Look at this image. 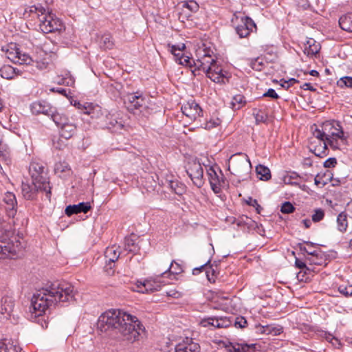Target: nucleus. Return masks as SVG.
<instances>
[{"instance_id":"4c0bfd02","label":"nucleus","mask_w":352,"mask_h":352,"mask_svg":"<svg viewBox=\"0 0 352 352\" xmlns=\"http://www.w3.org/2000/svg\"><path fill=\"white\" fill-rule=\"evenodd\" d=\"M325 123H329L330 125L331 129H329V133L326 135V138H341L343 135V131L340 128H336L334 125V123L331 122H326Z\"/></svg>"},{"instance_id":"37998d69","label":"nucleus","mask_w":352,"mask_h":352,"mask_svg":"<svg viewBox=\"0 0 352 352\" xmlns=\"http://www.w3.org/2000/svg\"><path fill=\"white\" fill-rule=\"evenodd\" d=\"M264 62L261 58L253 59L250 62L251 67L256 71H261L263 69Z\"/></svg>"},{"instance_id":"79ce46f5","label":"nucleus","mask_w":352,"mask_h":352,"mask_svg":"<svg viewBox=\"0 0 352 352\" xmlns=\"http://www.w3.org/2000/svg\"><path fill=\"white\" fill-rule=\"evenodd\" d=\"M337 85L343 89V88H352V77L351 76H344L340 78L337 81Z\"/></svg>"},{"instance_id":"a211bd4d","label":"nucleus","mask_w":352,"mask_h":352,"mask_svg":"<svg viewBox=\"0 0 352 352\" xmlns=\"http://www.w3.org/2000/svg\"><path fill=\"white\" fill-rule=\"evenodd\" d=\"M254 28H256L254 21L248 16H245L241 19V23L235 28V30L240 38H245L250 35Z\"/></svg>"},{"instance_id":"2eb2a0df","label":"nucleus","mask_w":352,"mask_h":352,"mask_svg":"<svg viewBox=\"0 0 352 352\" xmlns=\"http://www.w3.org/2000/svg\"><path fill=\"white\" fill-rule=\"evenodd\" d=\"M162 276L161 275V276H157L155 278L146 280L143 283L140 282V284L137 285L138 287L140 288L138 292L148 293L159 291L162 285L167 284L166 282L161 280Z\"/></svg>"},{"instance_id":"09e8293b","label":"nucleus","mask_w":352,"mask_h":352,"mask_svg":"<svg viewBox=\"0 0 352 352\" xmlns=\"http://www.w3.org/2000/svg\"><path fill=\"white\" fill-rule=\"evenodd\" d=\"M124 333L123 336L126 338V340L134 342L135 340H138V336L140 335L139 331H122Z\"/></svg>"},{"instance_id":"9d476101","label":"nucleus","mask_w":352,"mask_h":352,"mask_svg":"<svg viewBox=\"0 0 352 352\" xmlns=\"http://www.w3.org/2000/svg\"><path fill=\"white\" fill-rule=\"evenodd\" d=\"M6 56L12 62L19 65H30L32 62L29 54L22 52L16 44L11 43L6 50Z\"/></svg>"},{"instance_id":"bb28decb","label":"nucleus","mask_w":352,"mask_h":352,"mask_svg":"<svg viewBox=\"0 0 352 352\" xmlns=\"http://www.w3.org/2000/svg\"><path fill=\"white\" fill-rule=\"evenodd\" d=\"M20 74L18 69L12 67L11 65H3L0 69V75L2 78L8 80L14 78L16 76Z\"/></svg>"},{"instance_id":"680f3d73","label":"nucleus","mask_w":352,"mask_h":352,"mask_svg":"<svg viewBox=\"0 0 352 352\" xmlns=\"http://www.w3.org/2000/svg\"><path fill=\"white\" fill-rule=\"evenodd\" d=\"M210 263V260L207 261L205 264L202 265L199 267H195L192 270V274L198 275L203 270H206L208 267V265Z\"/></svg>"},{"instance_id":"5701e85b","label":"nucleus","mask_w":352,"mask_h":352,"mask_svg":"<svg viewBox=\"0 0 352 352\" xmlns=\"http://www.w3.org/2000/svg\"><path fill=\"white\" fill-rule=\"evenodd\" d=\"M3 201L7 205L6 209L8 211V216L14 217L16 212L17 205L15 195L10 192H6L4 196Z\"/></svg>"},{"instance_id":"0eeeda50","label":"nucleus","mask_w":352,"mask_h":352,"mask_svg":"<svg viewBox=\"0 0 352 352\" xmlns=\"http://www.w3.org/2000/svg\"><path fill=\"white\" fill-rule=\"evenodd\" d=\"M197 59L193 61L194 69L191 72L194 76L199 75V72H205L210 69L212 63H214V58L212 57L205 49H199L197 52Z\"/></svg>"},{"instance_id":"393cba45","label":"nucleus","mask_w":352,"mask_h":352,"mask_svg":"<svg viewBox=\"0 0 352 352\" xmlns=\"http://www.w3.org/2000/svg\"><path fill=\"white\" fill-rule=\"evenodd\" d=\"M321 128L322 129H320L316 127L313 131V135L315 138L314 141H326V135H329L328 133H330L329 130V129H331L330 125L329 123H323Z\"/></svg>"},{"instance_id":"2f4dec72","label":"nucleus","mask_w":352,"mask_h":352,"mask_svg":"<svg viewBox=\"0 0 352 352\" xmlns=\"http://www.w3.org/2000/svg\"><path fill=\"white\" fill-rule=\"evenodd\" d=\"M186 340L187 342L190 341L191 343H189L188 346L179 344L175 347V352H195L199 349L198 344L192 342V338H186Z\"/></svg>"},{"instance_id":"bf43d9fd","label":"nucleus","mask_w":352,"mask_h":352,"mask_svg":"<svg viewBox=\"0 0 352 352\" xmlns=\"http://www.w3.org/2000/svg\"><path fill=\"white\" fill-rule=\"evenodd\" d=\"M337 164V160L335 157H330L325 160L324 162V166L325 168H331L334 167Z\"/></svg>"},{"instance_id":"e2e57ef3","label":"nucleus","mask_w":352,"mask_h":352,"mask_svg":"<svg viewBox=\"0 0 352 352\" xmlns=\"http://www.w3.org/2000/svg\"><path fill=\"white\" fill-rule=\"evenodd\" d=\"M247 204L249 206L256 207V210H258V208L261 207L260 205L258 204L257 200L252 197H249L248 200H247Z\"/></svg>"},{"instance_id":"6ab92c4d","label":"nucleus","mask_w":352,"mask_h":352,"mask_svg":"<svg viewBox=\"0 0 352 352\" xmlns=\"http://www.w3.org/2000/svg\"><path fill=\"white\" fill-rule=\"evenodd\" d=\"M183 113L190 119L196 120L202 116V109L195 102H188L182 107Z\"/></svg>"},{"instance_id":"f3484780","label":"nucleus","mask_w":352,"mask_h":352,"mask_svg":"<svg viewBox=\"0 0 352 352\" xmlns=\"http://www.w3.org/2000/svg\"><path fill=\"white\" fill-rule=\"evenodd\" d=\"M209 67L210 69L204 72L207 77L214 82L225 84V80L226 78V75L223 73L221 67L217 64L215 59L214 63H212L211 66Z\"/></svg>"},{"instance_id":"7c9ffc66","label":"nucleus","mask_w":352,"mask_h":352,"mask_svg":"<svg viewBox=\"0 0 352 352\" xmlns=\"http://www.w3.org/2000/svg\"><path fill=\"white\" fill-rule=\"evenodd\" d=\"M54 172L59 177H63L69 175L71 169L66 162H58L55 164Z\"/></svg>"},{"instance_id":"c9c22d12","label":"nucleus","mask_w":352,"mask_h":352,"mask_svg":"<svg viewBox=\"0 0 352 352\" xmlns=\"http://www.w3.org/2000/svg\"><path fill=\"white\" fill-rule=\"evenodd\" d=\"M182 272L183 270L182 266L175 261H173L168 270L162 273V276L167 274L169 276L171 275L179 274Z\"/></svg>"},{"instance_id":"c756f323","label":"nucleus","mask_w":352,"mask_h":352,"mask_svg":"<svg viewBox=\"0 0 352 352\" xmlns=\"http://www.w3.org/2000/svg\"><path fill=\"white\" fill-rule=\"evenodd\" d=\"M50 118L53 120L58 128L64 125V124L69 120L65 113L58 111L56 108H55V112H53Z\"/></svg>"},{"instance_id":"e433bc0d","label":"nucleus","mask_w":352,"mask_h":352,"mask_svg":"<svg viewBox=\"0 0 352 352\" xmlns=\"http://www.w3.org/2000/svg\"><path fill=\"white\" fill-rule=\"evenodd\" d=\"M322 332L323 333L322 336L334 347L339 349L342 346L341 341L338 337L331 334L329 331Z\"/></svg>"},{"instance_id":"b1692460","label":"nucleus","mask_w":352,"mask_h":352,"mask_svg":"<svg viewBox=\"0 0 352 352\" xmlns=\"http://www.w3.org/2000/svg\"><path fill=\"white\" fill-rule=\"evenodd\" d=\"M59 129L61 137L68 140L74 135L76 130V126L70 121V120H69L68 122H66V123L61 126Z\"/></svg>"},{"instance_id":"49530a36","label":"nucleus","mask_w":352,"mask_h":352,"mask_svg":"<svg viewBox=\"0 0 352 352\" xmlns=\"http://www.w3.org/2000/svg\"><path fill=\"white\" fill-rule=\"evenodd\" d=\"M294 210V206L289 201L284 202L280 207V211L284 214H290L293 212Z\"/></svg>"},{"instance_id":"4468645a","label":"nucleus","mask_w":352,"mask_h":352,"mask_svg":"<svg viewBox=\"0 0 352 352\" xmlns=\"http://www.w3.org/2000/svg\"><path fill=\"white\" fill-rule=\"evenodd\" d=\"M45 167L36 162H32L30 165L29 172L31 175L32 179L43 185L50 186L49 179L44 173Z\"/></svg>"},{"instance_id":"603ef678","label":"nucleus","mask_w":352,"mask_h":352,"mask_svg":"<svg viewBox=\"0 0 352 352\" xmlns=\"http://www.w3.org/2000/svg\"><path fill=\"white\" fill-rule=\"evenodd\" d=\"M30 12L37 14L38 16L39 15L44 14L47 12V8L41 6H33L30 8Z\"/></svg>"},{"instance_id":"ea45409f","label":"nucleus","mask_w":352,"mask_h":352,"mask_svg":"<svg viewBox=\"0 0 352 352\" xmlns=\"http://www.w3.org/2000/svg\"><path fill=\"white\" fill-rule=\"evenodd\" d=\"M295 265L301 270L300 272H299V273L297 274V278L300 280H303L304 274H306L307 272L310 271V270L307 267L306 264L303 261L299 260L298 258H296Z\"/></svg>"},{"instance_id":"6e6d98bb","label":"nucleus","mask_w":352,"mask_h":352,"mask_svg":"<svg viewBox=\"0 0 352 352\" xmlns=\"http://www.w3.org/2000/svg\"><path fill=\"white\" fill-rule=\"evenodd\" d=\"M170 52L173 54L175 58V60L178 62L180 58L184 55L183 51L184 50H175V46H170Z\"/></svg>"},{"instance_id":"8fccbe9b","label":"nucleus","mask_w":352,"mask_h":352,"mask_svg":"<svg viewBox=\"0 0 352 352\" xmlns=\"http://www.w3.org/2000/svg\"><path fill=\"white\" fill-rule=\"evenodd\" d=\"M183 6L188 8L190 11L192 12H197L199 8V4L193 0H190L188 2L184 3Z\"/></svg>"},{"instance_id":"13d9d810","label":"nucleus","mask_w":352,"mask_h":352,"mask_svg":"<svg viewBox=\"0 0 352 352\" xmlns=\"http://www.w3.org/2000/svg\"><path fill=\"white\" fill-rule=\"evenodd\" d=\"M109 129H112L114 130L122 129L123 127V124L121 122H118L117 120H113L109 123Z\"/></svg>"},{"instance_id":"f03ea898","label":"nucleus","mask_w":352,"mask_h":352,"mask_svg":"<svg viewBox=\"0 0 352 352\" xmlns=\"http://www.w3.org/2000/svg\"><path fill=\"white\" fill-rule=\"evenodd\" d=\"M96 327L97 330H145L136 316L117 309H109L102 313Z\"/></svg>"},{"instance_id":"774afa93","label":"nucleus","mask_w":352,"mask_h":352,"mask_svg":"<svg viewBox=\"0 0 352 352\" xmlns=\"http://www.w3.org/2000/svg\"><path fill=\"white\" fill-rule=\"evenodd\" d=\"M254 116L256 122H263L265 120V116L263 114H260L259 113L254 114Z\"/></svg>"},{"instance_id":"aec40b11","label":"nucleus","mask_w":352,"mask_h":352,"mask_svg":"<svg viewBox=\"0 0 352 352\" xmlns=\"http://www.w3.org/2000/svg\"><path fill=\"white\" fill-rule=\"evenodd\" d=\"M232 321L226 318H209L208 319L203 320L200 324L203 327H212L214 328H228L230 327Z\"/></svg>"},{"instance_id":"473e14b6","label":"nucleus","mask_w":352,"mask_h":352,"mask_svg":"<svg viewBox=\"0 0 352 352\" xmlns=\"http://www.w3.org/2000/svg\"><path fill=\"white\" fill-rule=\"evenodd\" d=\"M339 25L343 30L352 32V13L342 16L339 19Z\"/></svg>"},{"instance_id":"052dcab7","label":"nucleus","mask_w":352,"mask_h":352,"mask_svg":"<svg viewBox=\"0 0 352 352\" xmlns=\"http://www.w3.org/2000/svg\"><path fill=\"white\" fill-rule=\"evenodd\" d=\"M338 138H326L327 145H329L333 148H337L338 147Z\"/></svg>"},{"instance_id":"dca6fc26","label":"nucleus","mask_w":352,"mask_h":352,"mask_svg":"<svg viewBox=\"0 0 352 352\" xmlns=\"http://www.w3.org/2000/svg\"><path fill=\"white\" fill-rule=\"evenodd\" d=\"M55 107L45 100H38L32 103L30 109L33 114H43L50 117L53 112H55Z\"/></svg>"},{"instance_id":"9b49d317","label":"nucleus","mask_w":352,"mask_h":352,"mask_svg":"<svg viewBox=\"0 0 352 352\" xmlns=\"http://www.w3.org/2000/svg\"><path fill=\"white\" fill-rule=\"evenodd\" d=\"M124 100L128 111L134 114L136 111H141V109L146 105V98L139 92L128 94Z\"/></svg>"},{"instance_id":"f704fd0d","label":"nucleus","mask_w":352,"mask_h":352,"mask_svg":"<svg viewBox=\"0 0 352 352\" xmlns=\"http://www.w3.org/2000/svg\"><path fill=\"white\" fill-rule=\"evenodd\" d=\"M337 228L340 232H344L348 226L347 214L344 212H340L337 217Z\"/></svg>"},{"instance_id":"c85d7f7f","label":"nucleus","mask_w":352,"mask_h":352,"mask_svg":"<svg viewBox=\"0 0 352 352\" xmlns=\"http://www.w3.org/2000/svg\"><path fill=\"white\" fill-rule=\"evenodd\" d=\"M320 50V44L316 43L314 38H309L305 43L304 52L307 56H314L319 52Z\"/></svg>"},{"instance_id":"a878e982","label":"nucleus","mask_w":352,"mask_h":352,"mask_svg":"<svg viewBox=\"0 0 352 352\" xmlns=\"http://www.w3.org/2000/svg\"><path fill=\"white\" fill-rule=\"evenodd\" d=\"M21 351L19 346L14 344L10 340L0 338V352H21Z\"/></svg>"},{"instance_id":"338daca9","label":"nucleus","mask_w":352,"mask_h":352,"mask_svg":"<svg viewBox=\"0 0 352 352\" xmlns=\"http://www.w3.org/2000/svg\"><path fill=\"white\" fill-rule=\"evenodd\" d=\"M285 84H287V89H289L291 86L294 85L295 83L298 82V80L295 78H290L288 80H284Z\"/></svg>"},{"instance_id":"0e129e2a","label":"nucleus","mask_w":352,"mask_h":352,"mask_svg":"<svg viewBox=\"0 0 352 352\" xmlns=\"http://www.w3.org/2000/svg\"><path fill=\"white\" fill-rule=\"evenodd\" d=\"M50 90L52 92H57L63 96H67V89H65L53 87V88H51Z\"/></svg>"},{"instance_id":"4d7b16f0","label":"nucleus","mask_w":352,"mask_h":352,"mask_svg":"<svg viewBox=\"0 0 352 352\" xmlns=\"http://www.w3.org/2000/svg\"><path fill=\"white\" fill-rule=\"evenodd\" d=\"M263 97H269L273 99H278L279 96L276 94L274 89L270 88L263 94Z\"/></svg>"},{"instance_id":"39448f33","label":"nucleus","mask_w":352,"mask_h":352,"mask_svg":"<svg viewBox=\"0 0 352 352\" xmlns=\"http://www.w3.org/2000/svg\"><path fill=\"white\" fill-rule=\"evenodd\" d=\"M39 191L45 192L47 198L50 200L51 197V187L50 186L43 185L32 179V183L28 182H22L21 192L23 197L28 200H32L36 198V194Z\"/></svg>"},{"instance_id":"1a4fd4ad","label":"nucleus","mask_w":352,"mask_h":352,"mask_svg":"<svg viewBox=\"0 0 352 352\" xmlns=\"http://www.w3.org/2000/svg\"><path fill=\"white\" fill-rule=\"evenodd\" d=\"M206 175L212 190L215 194L221 192L223 185L225 183V177L219 167L210 166L206 168Z\"/></svg>"},{"instance_id":"de8ad7c7","label":"nucleus","mask_w":352,"mask_h":352,"mask_svg":"<svg viewBox=\"0 0 352 352\" xmlns=\"http://www.w3.org/2000/svg\"><path fill=\"white\" fill-rule=\"evenodd\" d=\"M233 322L234 327L240 329L245 328L247 324L246 320L242 316L234 318Z\"/></svg>"},{"instance_id":"f257e3e1","label":"nucleus","mask_w":352,"mask_h":352,"mask_svg":"<svg viewBox=\"0 0 352 352\" xmlns=\"http://www.w3.org/2000/svg\"><path fill=\"white\" fill-rule=\"evenodd\" d=\"M74 297V286L66 282H54L45 288H42L34 294L31 300L32 309L35 317L41 316L47 308L58 302H67Z\"/></svg>"},{"instance_id":"3c124183","label":"nucleus","mask_w":352,"mask_h":352,"mask_svg":"<svg viewBox=\"0 0 352 352\" xmlns=\"http://www.w3.org/2000/svg\"><path fill=\"white\" fill-rule=\"evenodd\" d=\"M170 186L177 195H181L185 191L184 186L182 184L171 182Z\"/></svg>"},{"instance_id":"20e7f679","label":"nucleus","mask_w":352,"mask_h":352,"mask_svg":"<svg viewBox=\"0 0 352 352\" xmlns=\"http://www.w3.org/2000/svg\"><path fill=\"white\" fill-rule=\"evenodd\" d=\"M39 21L40 29L43 33L58 32L60 34L65 30L63 22L48 8L44 14L39 15Z\"/></svg>"},{"instance_id":"6e6552de","label":"nucleus","mask_w":352,"mask_h":352,"mask_svg":"<svg viewBox=\"0 0 352 352\" xmlns=\"http://www.w3.org/2000/svg\"><path fill=\"white\" fill-rule=\"evenodd\" d=\"M0 313L4 318L10 320L12 324H18L20 318L17 311L14 310V300L12 296H5L0 302Z\"/></svg>"},{"instance_id":"c03bdc74","label":"nucleus","mask_w":352,"mask_h":352,"mask_svg":"<svg viewBox=\"0 0 352 352\" xmlns=\"http://www.w3.org/2000/svg\"><path fill=\"white\" fill-rule=\"evenodd\" d=\"M193 61H195V60L191 58L190 56L187 55H184L179 60H178V63L186 67H189L192 68V69H194L193 66Z\"/></svg>"},{"instance_id":"7ed1b4c3","label":"nucleus","mask_w":352,"mask_h":352,"mask_svg":"<svg viewBox=\"0 0 352 352\" xmlns=\"http://www.w3.org/2000/svg\"><path fill=\"white\" fill-rule=\"evenodd\" d=\"M250 168L251 163L245 154L239 153L231 156L228 169L232 174L245 180L248 177Z\"/></svg>"},{"instance_id":"f8f14e48","label":"nucleus","mask_w":352,"mask_h":352,"mask_svg":"<svg viewBox=\"0 0 352 352\" xmlns=\"http://www.w3.org/2000/svg\"><path fill=\"white\" fill-rule=\"evenodd\" d=\"M219 346L226 349L228 352H250L256 350V344L232 343L229 341L215 340Z\"/></svg>"},{"instance_id":"58836bf2","label":"nucleus","mask_w":352,"mask_h":352,"mask_svg":"<svg viewBox=\"0 0 352 352\" xmlns=\"http://www.w3.org/2000/svg\"><path fill=\"white\" fill-rule=\"evenodd\" d=\"M100 47L104 49H111L114 45L112 36L109 34H105L100 38Z\"/></svg>"},{"instance_id":"5fc2aeb1","label":"nucleus","mask_w":352,"mask_h":352,"mask_svg":"<svg viewBox=\"0 0 352 352\" xmlns=\"http://www.w3.org/2000/svg\"><path fill=\"white\" fill-rule=\"evenodd\" d=\"M220 124L219 119L217 118L215 120H210L206 122L204 128L206 129L210 130L216 126H217Z\"/></svg>"},{"instance_id":"a19ab883","label":"nucleus","mask_w":352,"mask_h":352,"mask_svg":"<svg viewBox=\"0 0 352 352\" xmlns=\"http://www.w3.org/2000/svg\"><path fill=\"white\" fill-rule=\"evenodd\" d=\"M245 104V97L237 94L232 98L231 105L233 109H239Z\"/></svg>"},{"instance_id":"864d4df0","label":"nucleus","mask_w":352,"mask_h":352,"mask_svg":"<svg viewBox=\"0 0 352 352\" xmlns=\"http://www.w3.org/2000/svg\"><path fill=\"white\" fill-rule=\"evenodd\" d=\"M338 291L346 297L352 296V285L349 287L340 286Z\"/></svg>"},{"instance_id":"412c9836","label":"nucleus","mask_w":352,"mask_h":352,"mask_svg":"<svg viewBox=\"0 0 352 352\" xmlns=\"http://www.w3.org/2000/svg\"><path fill=\"white\" fill-rule=\"evenodd\" d=\"M309 148L315 155L321 158L327 156L329 153L326 141H312L310 143Z\"/></svg>"},{"instance_id":"a18cd8bd","label":"nucleus","mask_w":352,"mask_h":352,"mask_svg":"<svg viewBox=\"0 0 352 352\" xmlns=\"http://www.w3.org/2000/svg\"><path fill=\"white\" fill-rule=\"evenodd\" d=\"M324 217V212L322 208L315 209L311 216L314 222L320 221Z\"/></svg>"},{"instance_id":"4be33fe9","label":"nucleus","mask_w":352,"mask_h":352,"mask_svg":"<svg viewBox=\"0 0 352 352\" xmlns=\"http://www.w3.org/2000/svg\"><path fill=\"white\" fill-rule=\"evenodd\" d=\"M91 209L89 202H81L78 204L67 206L65 208V214L70 217L74 214L80 212L87 213Z\"/></svg>"},{"instance_id":"69168bd1","label":"nucleus","mask_w":352,"mask_h":352,"mask_svg":"<svg viewBox=\"0 0 352 352\" xmlns=\"http://www.w3.org/2000/svg\"><path fill=\"white\" fill-rule=\"evenodd\" d=\"M301 89L305 90H310L311 91H315L316 89L311 85V83L305 82L302 86H300Z\"/></svg>"},{"instance_id":"423d86ee","label":"nucleus","mask_w":352,"mask_h":352,"mask_svg":"<svg viewBox=\"0 0 352 352\" xmlns=\"http://www.w3.org/2000/svg\"><path fill=\"white\" fill-rule=\"evenodd\" d=\"M186 171L197 187L201 188L204 186V169L201 164L197 158L188 160L186 166Z\"/></svg>"},{"instance_id":"ddd939ff","label":"nucleus","mask_w":352,"mask_h":352,"mask_svg":"<svg viewBox=\"0 0 352 352\" xmlns=\"http://www.w3.org/2000/svg\"><path fill=\"white\" fill-rule=\"evenodd\" d=\"M120 252L118 251V248L113 245L108 247L104 252L105 265L104 270L109 275L113 274V267L115 262L118 259Z\"/></svg>"},{"instance_id":"72a5a7b5","label":"nucleus","mask_w":352,"mask_h":352,"mask_svg":"<svg viewBox=\"0 0 352 352\" xmlns=\"http://www.w3.org/2000/svg\"><path fill=\"white\" fill-rule=\"evenodd\" d=\"M256 173L259 176V179L267 181L271 178V173L270 169L261 164L256 166Z\"/></svg>"},{"instance_id":"cd10ccee","label":"nucleus","mask_w":352,"mask_h":352,"mask_svg":"<svg viewBox=\"0 0 352 352\" xmlns=\"http://www.w3.org/2000/svg\"><path fill=\"white\" fill-rule=\"evenodd\" d=\"M136 236L132 234L124 239V249L130 252L137 254L140 250V247L136 243Z\"/></svg>"}]
</instances>
